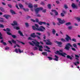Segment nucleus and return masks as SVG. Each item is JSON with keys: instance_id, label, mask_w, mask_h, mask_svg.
<instances>
[{"instance_id": "nucleus-23", "label": "nucleus", "mask_w": 80, "mask_h": 80, "mask_svg": "<svg viewBox=\"0 0 80 80\" xmlns=\"http://www.w3.org/2000/svg\"><path fill=\"white\" fill-rule=\"evenodd\" d=\"M52 33L53 35H55V33H56V31H55L54 29H53L52 30Z\"/></svg>"}, {"instance_id": "nucleus-52", "label": "nucleus", "mask_w": 80, "mask_h": 80, "mask_svg": "<svg viewBox=\"0 0 80 80\" xmlns=\"http://www.w3.org/2000/svg\"><path fill=\"white\" fill-rule=\"evenodd\" d=\"M41 5H45V3L43 2H41Z\"/></svg>"}, {"instance_id": "nucleus-19", "label": "nucleus", "mask_w": 80, "mask_h": 80, "mask_svg": "<svg viewBox=\"0 0 80 80\" xmlns=\"http://www.w3.org/2000/svg\"><path fill=\"white\" fill-rule=\"evenodd\" d=\"M18 33L20 34V35L22 36V37H24V35L23 34L22 32H21V31L19 30L18 31Z\"/></svg>"}, {"instance_id": "nucleus-49", "label": "nucleus", "mask_w": 80, "mask_h": 80, "mask_svg": "<svg viewBox=\"0 0 80 80\" xmlns=\"http://www.w3.org/2000/svg\"><path fill=\"white\" fill-rule=\"evenodd\" d=\"M15 51L16 53H18V49L16 48L15 50Z\"/></svg>"}, {"instance_id": "nucleus-33", "label": "nucleus", "mask_w": 80, "mask_h": 80, "mask_svg": "<svg viewBox=\"0 0 80 80\" xmlns=\"http://www.w3.org/2000/svg\"><path fill=\"white\" fill-rule=\"evenodd\" d=\"M54 13L55 14V15H56V16H57L58 15V13L57 11H56L55 12H54Z\"/></svg>"}, {"instance_id": "nucleus-35", "label": "nucleus", "mask_w": 80, "mask_h": 80, "mask_svg": "<svg viewBox=\"0 0 80 80\" xmlns=\"http://www.w3.org/2000/svg\"><path fill=\"white\" fill-rule=\"evenodd\" d=\"M17 42H19V43H21L22 44V45H25V43L23 42H22L18 40H17Z\"/></svg>"}, {"instance_id": "nucleus-7", "label": "nucleus", "mask_w": 80, "mask_h": 80, "mask_svg": "<svg viewBox=\"0 0 80 80\" xmlns=\"http://www.w3.org/2000/svg\"><path fill=\"white\" fill-rule=\"evenodd\" d=\"M66 37H67L65 39L67 42H68V41H69V40H72L71 38H70V37L68 36V35H66Z\"/></svg>"}, {"instance_id": "nucleus-26", "label": "nucleus", "mask_w": 80, "mask_h": 80, "mask_svg": "<svg viewBox=\"0 0 80 80\" xmlns=\"http://www.w3.org/2000/svg\"><path fill=\"white\" fill-rule=\"evenodd\" d=\"M42 54V55H45L46 56H47V52H43Z\"/></svg>"}, {"instance_id": "nucleus-47", "label": "nucleus", "mask_w": 80, "mask_h": 80, "mask_svg": "<svg viewBox=\"0 0 80 80\" xmlns=\"http://www.w3.org/2000/svg\"><path fill=\"white\" fill-rule=\"evenodd\" d=\"M46 24H47V28H49V26H50V24L49 23H46Z\"/></svg>"}, {"instance_id": "nucleus-46", "label": "nucleus", "mask_w": 80, "mask_h": 80, "mask_svg": "<svg viewBox=\"0 0 80 80\" xmlns=\"http://www.w3.org/2000/svg\"><path fill=\"white\" fill-rule=\"evenodd\" d=\"M71 49H72V50H73V51H75V52H76V50L75 49V48H72Z\"/></svg>"}, {"instance_id": "nucleus-63", "label": "nucleus", "mask_w": 80, "mask_h": 80, "mask_svg": "<svg viewBox=\"0 0 80 80\" xmlns=\"http://www.w3.org/2000/svg\"><path fill=\"white\" fill-rule=\"evenodd\" d=\"M62 13H64L65 14V13H66V11H65L63 10L62 11Z\"/></svg>"}, {"instance_id": "nucleus-55", "label": "nucleus", "mask_w": 80, "mask_h": 80, "mask_svg": "<svg viewBox=\"0 0 80 80\" xmlns=\"http://www.w3.org/2000/svg\"><path fill=\"white\" fill-rule=\"evenodd\" d=\"M76 19L78 20V21H80V18L77 17L76 18Z\"/></svg>"}, {"instance_id": "nucleus-31", "label": "nucleus", "mask_w": 80, "mask_h": 80, "mask_svg": "<svg viewBox=\"0 0 80 80\" xmlns=\"http://www.w3.org/2000/svg\"><path fill=\"white\" fill-rule=\"evenodd\" d=\"M48 7L49 9H51V4H49L48 5Z\"/></svg>"}, {"instance_id": "nucleus-4", "label": "nucleus", "mask_w": 80, "mask_h": 80, "mask_svg": "<svg viewBox=\"0 0 80 80\" xmlns=\"http://www.w3.org/2000/svg\"><path fill=\"white\" fill-rule=\"evenodd\" d=\"M70 47H72V45H71V44L70 43H67L65 47V49H66L68 50H70Z\"/></svg>"}, {"instance_id": "nucleus-5", "label": "nucleus", "mask_w": 80, "mask_h": 80, "mask_svg": "<svg viewBox=\"0 0 80 80\" xmlns=\"http://www.w3.org/2000/svg\"><path fill=\"white\" fill-rule=\"evenodd\" d=\"M43 10L42 8V7L39 8H38L35 9V12H36V13L37 14L38 13V12H39V11H40V10Z\"/></svg>"}, {"instance_id": "nucleus-39", "label": "nucleus", "mask_w": 80, "mask_h": 80, "mask_svg": "<svg viewBox=\"0 0 80 80\" xmlns=\"http://www.w3.org/2000/svg\"><path fill=\"white\" fill-rule=\"evenodd\" d=\"M48 58L49 59V60H52L53 59V58L50 57H48Z\"/></svg>"}, {"instance_id": "nucleus-27", "label": "nucleus", "mask_w": 80, "mask_h": 80, "mask_svg": "<svg viewBox=\"0 0 80 80\" xmlns=\"http://www.w3.org/2000/svg\"><path fill=\"white\" fill-rule=\"evenodd\" d=\"M18 51L19 53H23V50H22V51H21L20 49V48L18 49Z\"/></svg>"}, {"instance_id": "nucleus-17", "label": "nucleus", "mask_w": 80, "mask_h": 80, "mask_svg": "<svg viewBox=\"0 0 80 80\" xmlns=\"http://www.w3.org/2000/svg\"><path fill=\"white\" fill-rule=\"evenodd\" d=\"M19 6L20 8H21V9H22V10H23V8H23V5H22V4H19Z\"/></svg>"}, {"instance_id": "nucleus-22", "label": "nucleus", "mask_w": 80, "mask_h": 80, "mask_svg": "<svg viewBox=\"0 0 80 80\" xmlns=\"http://www.w3.org/2000/svg\"><path fill=\"white\" fill-rule=\"evenodd\" d=\"M72 45L73 47H74V48H77V49L78 48V47H77V45L76 43L73 44Z\"/></svg>"}, {"instance_id": "nucleus-32", "label": "nucleus", "mask_w": 80, "mask_h": 80, "mask_svg": "<svg viewBox=\"0 0 80 80\" xmlns=\"http://www.w3.org/2000/svg\"><path fill=\"white\" fill-rule=\"evenodd\" d=\"M72 42H77V40L75 38H72Z\"/></svg>"}, {"instance_id": "nucleus-48", "label": "nucleus", "mask_w": 80, "mask_h": 80, "mask_svg": "<svg viewBox=\"0 0 80 80\" xmlns=\"http://www.w3.org/2000/svg\"><path fill=\"white\" fill-rule=\"evenodd\" d=\"M31 18V17L30 16H28L27 17H26V19L27 20H28V19H29V18Z\"/></svg>"}, {"instance_id": "nucleus-36", "label": "nucleus", "mask_w": 80, "mask_h": 80, "mask_svg": "<svg viewBox=\"0 0 80 80\" xmlns=\"http://www.w3.org/2000/svg\"><path fill=\"white\" fill-rule=\"evenodd\" d=\"M25 25L26 27H29V25L28 24V22H26L25 23Z\"/></svg>"}, {"instance_id": "nucleus-54", "label": "nucleus", "mask_w": 80, "mask_h": 80, "mask_svg": "<svg viewBox=\"0 0 80 80\" xmlns=\"http://www.w3.org/2000/svg\"><path fill=\"white\" fill-rule=\"evenodd\" d=\"M8 42L10 43V44H11V45H13V44L12 43V42L10 41H8Z\"/></svg>"}, {"instance_id": "nucleus-2", "label": "nucleus", "mask_w": 80, "mask_h": 80, "mask_svg": "<svg viewBox=\"0 0 80 80\" xmlns=\"http://www.w3.org/2000/svg\"><path fill=\"white\" fill-rule=\"evenodd\" d=\"M41 28H35L34 26H33L34 30H37L38 31H40L41 32H43V30H45V28L43 26H41Z\"/></svg>"}, {"instance_id": "nucleus-51", "label": "nucleus", "mask_w": 80, "mask_h": 80, "mask_svg": "<svg viewBox=\"0 0 80 80\" xmlns=\"http://www.w3.org/2000/svg\"><path fill=\"white\" fill-rule=\"evenodd\" d=\"M29 43L31 45H32V46H34V45H33V44L31 42H29Z\"/></svg>"}, {"instance_id": "nucleus-56", "label": "nucleus", "mask_w": 80, "mask_h": 80, "mask_svg": "<svg viewBox=\"0 0 80 80\" xmlns=\"http://www.w3.org/2000/svg\"><path fill=\"white\" fill-rule=\"evenodd\" d=\"M31 21L33 22H35V20L33 19H31Z\"/></svg>"}, {"instance_id": "nucleus-1", "label": "nucleus", "mask_w": 80, "mask_h": 80, "mask_svg": "<svg viewBox=\"0 0 80 80\" xmlns=\"http://www.w3.org/2000/svg\"><path fill=\"white\" fill-rule=\"evenodd\" d=\"M56 54H59V55H61L62 57H65V55H67V54L65 52H63V50H62L59 49V51H56Z\"/></svg>"}, {"instance_id": "nucleus-8", "label": "nucleus", "mask_w": 80, "mask_h": 80, "mask_svg": "<svg viewBox=\"0 0 80 80\" xmlns=\"http://www.w3.org/2000/svg\"><path fill=\"white\" fill-rule=\"evenodd\" d=\"M72 6L73 8H75L76 9H77L78 8V7L74 3H72Z\"/></svg>"}, {"instance_id": "nucleus-29", "label": "nucleus", "mask_w": 80, "mask_h": 80, "mask_svg": "<svg viewBox=\"0 0 80 80\" xmlns=\"http://www.w3.org/2000/svg\"><path fill=\"white\" fill-rule=\"evenodd\" d=\"M14 29H16L17 30H20V28H19V27H14Z\"/></svg>"}, {"instance_id": "nucleus-60", "label": "nucleus", "mask_w": 80, "mask_h": 80, "mask_svg": "<svg viewBox=\"0 0 80 80\" xmlns=\"http://www.w3.org/2000/svg\"><path fill=\"white\" fill-rule=\"evenodd\" d=\"M45 47L46 48H47V49H48V50H50V48L48 47V46H45Z\"/></svg>"}, {"instance_id": "nucleus-41", "label": "nucleus", "mask_w": 80, "mask_h": 80, "mask_svg": "<svg viewBox=\"0 0 80 80\" xmlns=\"http://www.w3.org/2000/svg\"><path fill=\"white\" fill-rule=\"evenodd\" d=\"M68 29L69 30H72V26H71L68 27Z\"/></svg>"}, {"instance_id": "nucleus-42", "label": "nucleus", "mask_w": 80, "mask_h": 80, "mask_svg": "<svg viewBox=\"0 0 80 80\" xmlns=\"http://www.w3.org/2000/svg\"><path fill=\"white\" fill-rule=\"evenodd\" d=\"M64 8L65 9H67V8H68V7L67 6V4H65L64 5Z\"/></svg>"}, {"instance_id": "nucleus-11", "label": "nucleus", "mask_w": 80, "mask_h": 80, "mask_svg": "<svg viewBox=\"0 0 80 80\" xmlns=\"http://www.w3.org/2000/svg\"><path fill=\"white\" fill-rule=\"evenodd\" d=\"M3 30H4V31H5V32H8L10 31L11 30L10 29L8 28H6V29H3Z\"/></svg>"}, {"instance_id": "nucleus-58", "label": "nucleus", "mask_w": 80, "mask_h": 80, "mask_svg": "<svg viewBox=\"0 0 80 80\" xmlns=\"http://www.w3.org/2000/svg\"><path fill=\"white\" fill-rule=\"evenodd\" d=\"M56 2L57 4H59L60 3V2L59 1H56Z\"/></svg>"}, {"instance_id": "nucleus-20", "label": "nucleus", "mask_w": 80, "mask_h": 80, "mask_svg": "<svg viewBox=\"0 0 80 80\" xmlns=\"http://www.w3.org/2000/svg\"><path fill=\"white\" fill-rule=\"evenodd\" d=\"M0 10L2 12H5V9H4V8H3V7H0Z\"/></svg>"}, {"instance_id": "nucleus-57", "label": "nucleus", "mask_w": 80, "mask_h": 80, "mask_svg": "<svg viewBox=\"0 0 80 80\" xmlns=\"http://www.w3.org/2000/svg\"><path fill=\"white\" fill-rule=\"evenodd\" d=\"M75 57H76L77 58H80V57H79V56H78V55L76 54L75 56Z\"/></svg>"}, {"instance_id": "nucleus-10", "label": "nucleus", "mask_w": 80, "mask_h": 80, "mask_svg": "<svg viewBox=\"0 0 80 80\" xmlns=\"http://www.w3.org/2000/svg\"><path fill=\"white\" fill-rule=\"evenodd\" d=\"M30 37H32V38H35V37H37V36L35 35V33H32L31 34Z\"/></svg>"}, {"instance_id": "nucleus-24", "label": "nucleus", "mask_w": 80, "mask_h": 80, "mask_svg": "<svg viewBox=\"0 0 80 80\" xmlns=\"http://www.w3.org/2000/svg\"><path fill=\"white\" fill-rule=\"evenodd\" d=\"M67 58H69L70 60H72V57H71V56H70L69 55H68L67 56Z\"/></svg>"}, {"instance_id": "nucleus-43", "label": "nucleus", "mask_w": 80, "mask_h": 80, "mask_svg": "<svg viewBox=\"0 0 80 80\" xmlns=\"http://www.w3.org/2000/svg\"><path fill=\"white\" fill-rule=\"evenodd\" d=\"M8 6L9 7V8H12V5L11 4H8Z\"/></svg>"}, {"instance_id": "nucleus-12", "label": "nucleus", "mask_w": 80, "mask_h": 80, "mask_svg": "<svg viewBox=\"0 0 80 80\" xmlns=\"http://www.w3.org/2000/svg\"><path fill=\"white\" fill-rule=\"evenodd\" d=\"M13 23H11V25H12V26H15V25H17V22L16 21H14L13 22Z\"/></svg>"}, {"instance_id": "nucleus-16", "label": "nucleus", "mask_w": 80, "mask_h": 80, "mask_svg": "<svg viewBox=\"0 0 80 80\" xmlns=\"http://www.w3.org/2000/svg\"><path fill=\"white\" fill-rule=\"evenodd\" d=\"M33 27H35V28H38V24H35V26H32V29L33 30H34V29H33Z\"/></svg>"}, {"instance_id": "nucleus-59", "label": "nucleus", "mask_w": 80, "mask_h": 80, "mask_svg": "<svg viewBox=\"0 0 80 80\" xmlns=\"http://www.w3.org/2000/svg\"><path fill=\"white\" fill-rule=\"evenodd\" d=\"M61 17H64L65 16V15H64V14L63 13H61Z\"/></svg>"}, {"instance_id": "nucleus-34", "label": "nucleus", "mask_w": 80, "mask_h": 80, "mask_svg": "<svg viewBox=\"0 0 80 80\" xmlns=\"http://www.w3.org/2000/svg\"><path fill=\"white\" fill-rule=\"evenodd\" d=\"M2 33L0 32V39L2 40L3 39V37H2Z\"/></svg>"}, {"instance_id": "nucleus-38", "label": "nucleus", "mask_w": 80, "mask_h": 80, "mask_svg": "<svg viewBox=\"0 0 80 80\" xmlns=\"http://www.w3.org/2000/svg\"><path fill=\"white\" fill-rule=\"evenodd\" d=\"M25 12H28L29 10L28 9H25V8H23V9Z\"/></svg>"}, {"instance_id": "nucleus-50", "label": "nucleus", "mask_w": 80, "mask_h": 80, "mask_svg": "<svg viewBox=\"0 0 80 80\" xmlns=\"http://www.w3.org/2000/svg\"><path fill=\"white\" fill-rule=\"evenodd\" d=\"M28 40H33V39L31 37H29L28 39Z\"/></svg>"}, {"instance_id": "nucleus-3", "label": "nucleus", "mask_w": 80, "mask_h": 80, "mask_svg": "<svg viewBox=\"0 0 80 80\" xmlns=\"http://www.w3.org/2000/svg\"><path fill=\"white\" fill-rule=\"evenodd\" d=\"M57 20L58 21V22L57 23L58 25H60V24H63V23L65 22V21L64 19L62 20V19L59 18H58Z\"/></svg>"}, {"instance_id": "nucleus-40", "label": "nucleus", "mask_w": 80, "mask_h": 80, "mask_svg": "<svg viewBox=\"0 0 80 80\" xmlns=\"http://www.w3.org/2000/svg\"><path fill=\"white\" fill-rule=\"evenodd\" d=\"M7 33L8 35H11L12 36V35L10 32H7Z\"/></svg>"}, {"instance_id": "nucleus-61", "label": "nucleus", "mask_w": 80, "mask_h": 80, "mask_svg": "<svg viewBox=\"0 0 80 80\" xmlns=\"http://www.w3.org/2000/svg\"><path fill=\"white\" fill-rule=\"evenodd\" d=\"M38 49V48H37V47H35L34 48V50H37Z\"/></svg>"}, {"instance_id": "nucleus-53", "label": "nucleus", "mask_w": 80, "mask_h": 80, "mask_svg": "<svg viewBox=\"0 0 80 80\" xmlns=\"http://www.w3.org/2000/svg\"><path fill=\"white\" fill-rule=\"evenodd\" d=\"M58 58H53V60H55L56 61H58Z\"/></svg>"}, {"instance_id": "nucleus-30", "label": "nucleus", "mask_w": 80, "mask_h": 80, "mask_svg": "<svg viewBox=\"0 0 80 80\" xmlns=\"http://www.w3.org/2000/svg\"><path fill=\"white\" fill-rule=\"evenodd\" d=\"M11 36L13 38H17V36L15 35H11Z\"/></svg>"}, {"instance_id": "nucleus-25", "label": "nucleus", "mask_w": 80, "mask_h": 80, "mask_svg": "<svg viewBox=\"0 0 80 80\" xmlns=\"http://www.w3.org/2000/svg\"><path fill=\"white\" fill-rule=\"evenodd\" d=\"M71 24H72V23H71V22H67L65 24L66 25H67V26H68V25H70Z\"/></svg>"}, {"instance_id": "nucleus-37", "label": "nucleus", "mask_w": 80, "mask_h": 80, "mask_svg": "<svg viewBox=\"0 0 80 80\" xmlns=\"http://www.w3.org/2000/svg\"><path fill=\"white\" fill-rule=\"evenodd\" d=\"M12 43H14L15 44H16V43H17L16 41L14 40H12Z\"/></svg>"}, {"instance_id": "nucleus-62", "label": "nucleus", "mask_w": 80, "mask_h": 80, "mask_svg": "<svg viewBox=\"0 0 80 80\" xmlns=\"http://www.w3.org/2000/svg\"><path fill=\"white\" fill-rule=\"evenodd\" d=\"M46 9H44V10H43L42 12L43 13H46Z\"/></svg>"}, {"instance_id": "nucleus-14", "label": "nucleus", "mask_w": 80, "mask_h": 80, "mask_svg": "<svg viewBox=\"0 0 80 80\" xmlns=\"http://www.w3.org/2000/svg\"><path fill=\"white\" fill-rule=\"evenodd\" d=\"M40 44V43H39V42H37L35 43L34 45L38 47H40V45H39Z\"/></svg>"}, {"instance_id": "nucleus-6", "label": "nucleus", "mask_w": 80, "mask_h": 80, "mask_svg": "<svg viewBox=\"0 0 80 80\" xmlns=\"http://www.w3.org/2000/svg\"><path fill=\"white\" fill-rule=\"evenodd\" d=\"M47 41L48 42H46V45H52V43L50 42V39H48L47 40Z\"/></svg>"}, {"instance_id": "nucleus-28", "label": "nucleus", "mask_w": 80, "mask_h": 80, "mask_svg": "<svg viewBox=\"0 0 80 80\" xmlns=\"http://www.w3.org/2000/svg\"><path fill=\"white\" fill-rule=\"evenodd\" d=\"M10 12H11V13H12V14H15V12L13 10H10Z\"/></svg>"}, {"instance_id": "nucleus-18", "label": "nucleus", "mask_w": 80, "mask_h": 80, "mask_svg": "<svg viewBox=\"0 0 80 80\" xmlns=\"http://www.w3.org/2000/svg\"><path fill=\"white\" fill-rule=\"evenodd\" d=\"M39 48V51H40L41 52H42L43 51V50H42V48H43V47L42 46H40L38 47Z\"/></svg>"}, {"instance_id": "nucleus-9", "label": "nucleus", "mask_w": 80, "mask_h": 80, "mask_svg": "<svg viewBox=\"0 0 80 80\" xmlns=\"http://www.w3.org/2000/svg\"><path fill=\"white\" fill-rule=\"evenodd\" d=\"M3 17H5L6 19H8L9 17H10V15L5 14L3 16Z\"/></svg>"}, {"instance_id": "nucleus-45", "label": "nucleus", "mask_w": 80, "mask_h": 80, "mask_svg": "<svg viewBox=\"0 0 80 80\" xmlns=\"http://www.w3.org/2000/svg\"><path fill=\"white\" fill-rule=\"evenodd\" d=\"M0 27L1 28H4V25L0 23Z\"/></svg>"}, {"instance_id": "nucleus-15", "label": "nucleus", "mask_w": 80, "mask_h": 80, "mask_svg": "<svg viewBox=\"0 0 80 80\" xmlns=\"http://www.w3.org/2000/svg\"><path fill=\"white\" fill-rule=\"evenodd\" d=\"M55 42L57 43V44H58V45H61L62 44V42H58L56 41Z\"/></svg>"}, {"instance_id": "nucleus-21", "label": "nucleus", "mask_w": 80, "mask_h": 80, "mask_svg": "<svg viewBox=\"0 0 80 80\" xmlns=\"http://www.w3.org/2000/svg\"><path fill=\"white\" fill-rule=\"evenodd\" d=\"M33 7V6L32 5V4L30 3L28 5V7L30 8H32Z\"/></svg>"}, {"instance_id": "nucleus-13", "label": "nucleus", "mask_w": 80, "mask_h": 80, "mask_svg": "<svg viewBox=\"0 0 80 80\" xmlns=\"http://www.w3.org/2000/svg\"><path fill=\"white\" fill-rule=\"evenodd\" d=\"M38 24L40 25H42V24H44V25H46V23L45 22H38Z\"/></svg>"}, {"instance_id": "nucleus-64", "label": "nucleus", "mask_w": 80, "mask_h": 80, "mask_svg": "<svg viewBox=\"0 0 80 80\" xmlns=\"http://www.w3.org/2000/svg\"><path fill=\"white\" fill-rule=\"evenodd\" d=\"M8 49H9V48L8 47H6V48H5V50H8Z\"/></svg>"}, {"instance_id": "nucleus-44", "label": "nucleus", "mask_w": 80, "mask_h": 80, "mask_svg": "<svg viewBox=\"0 0 80 80\" xmlns=\"http://www.w3.org/2000/svg\"><path fill=\"white\" fill-rule=\"evenodd\" d=\"M61 40L63 42H66V40H65L63 38H61Z\"/></svg>"}]
</instances>
